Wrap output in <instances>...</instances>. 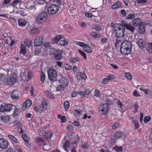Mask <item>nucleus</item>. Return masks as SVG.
Here are the masks:
<instances>
[{"instance_id": "nucleus-1", "label": "nucleus", "mask_w": 152, "mask_h": 152, "mask_svg": "<svg viewBox=\"0 0 152 152\" xmlns=\"http://www.w3.org/2000/svg\"><path fill=\"white\" fill-rule=\"evenodd\" d=\"M132 47V45L130 42L128 41H124L121 45V53L124 55L129 54L131 51Z\"/></svg>"}, {"instance_id": "nucleus-2", "label": "nucleus", "mask_w": 152, "mask_h": 152, "mask_svg": "<svg viewBox=\"0 0 152 152\" xmlns=\"http://www.w3.org/2000/svg\"><path fill=\"white\" fill-rule=\"evenodd\" d=\"M111 103L110 99H107L106 102L102 104H100L99 108L100 113L102 114L105 115L109 109L108 106Z\"/></svg>"}, {"instance_id": "nucleus-3", "label": "nucleus", "mask_w": 152, "mask_h": 152, "mask_svg": "<svg viewBox=\"0 0 152 152\" xmlns=\"http://www.w3.org/2000/svg\"><path fill=\"white\" fill-rule=\"evenodd\" d=\"M48 78L50 81L53 82L55 81H57L56 79L57 77V72L53 68H50L47 71Z\"/></svg>"}, {"instance_id": "nucleus-4", "label": "nucleus", "mask_w": 152, "mask_h": 152, "mask_svg": "<svg viewBox=\"0 0 152 152\" xmlns=\"http://www.w3.org/2000/svg\"><path fill=\"white\" fill-rule=\"evenodd\" d=\"M116 26L114 27V32H116L115 35L117 38L121 39L124 35L125 28L124 27H119L118 29L115 28Z\"/></svg>"}, {"instance_id": "nucleus-5", "label": "nucleus", "mask_w": 152, "mask_h": 152, "mask_svg": "<svg viewBox=\"0 0 152 152\" xmlns=\"http://www.w3.org/2000/svg\"><path fill=\"white\" fill-rule=\"evenodd\" d=\"M59 10L58 7L55 4L50 5L47 9L48 12L50 15H53L56 13Z\"/></svg>"}, {"instance_id": "nucleus-6", "label": "nucleus", "mask_w": 152, "mask_h": 152, "mask_svg": "<svg viewBox=\"0 0 152 152\" xmlns=\"http://www.w3.org/2000/svg\"><path fill=\"white\" fill-rule=\"evenodd\" d=\"M47 18V14L46 12H41L37 17L36 21L39 23H42Z\"/></svg>"}, {"instance_id": "nucleus-7", "label": "nucleus", "mask_w": 152, "mask_h": 152, "mask_svg": "<svg viewBox=\"0 0 152 152\" xmlns=\"http://www.w3.org/2000/svg\"><path fill=\"white\" fill-rule=\"evenodd\" d=\"M16 75L15 74H12L10 76V78L7 80V83L10 85H13L16 82Z\"/></svg>"}, {"instance_id": "nucleus-8", "label": "nucleus", "mask_w": 152, "mask_h": 152, "mask_svg": "<svg viewBox=\"0 0 152 152\" xmlns=\"http://www.w3.org/2000/svg\"><path fill=\"white\" fill-rule=\"evenodd\" d=\"M43 41V38L42 36H39L36 38L34 41V45L36 47L41 46Z\"/></svg>"}, {"instance_id": "nucleus-9", "label": "nucleus", "mask_w": 152, "mask_h": 152, "mask_svg": "<svg viewBox=\"0 0 152 152\" xmlns=\"http://www.w3.org/2000/svg\"><path fill=\"white\" fill-rule=\"evenodd\" d=\"M8 142L5 138L0 139V147L2 149H5L8 147L9 145Z\"/></svg>"}, {"instance_id": "nucleus-10", "label": "nucleus", "mask_w": 152, "mask_h": 152, "mask_svg": "<svg viewBox=\"0 0 152 152\" xmlns=\"http://www.w3.org/2000/svg\"><path fill=\"white\" fill-rule=\"evenodd\" d=\"M63 54L62 50H58L53 55L54 58L57 60H60L62 58L61 55Z\"/></svg>"}, {"instance_id": "nucleus-11", "label": "nucleus", "mask_w": 152, "mask_h": 152, "mask_svg": "<svg viewBox=\"0 0 152 152\" xmlns=\"http://www.w3.org/2000/svg\"><path fill=\"white\" fill-rule=\"evenodd\" d=\"M1 121L2 123V125H8L10 122V117L8 116L1 117Z\"/></svg>"}, {"instance_id": "nucleus-12", "label": "nucleus", "mask_w": 152, "mask_h": 152, "mask_svg": "<svg viewBox=\"0 0 152 152\" xmlns=\"http://www.w3.org/2000/svg\"><path fill=\"white\" fill-rule=\"evenodd\" d=\"M61 81L60 80H57V81L59 83L61 82L62 83L64 86H68L69 83L68 80L66 77H64L63 75H61Z\"/></svg>"}, {"instance_id": "nucleus-13", "label": "nucleus", "mask_w": 152, "mask_h": 152, "mask_svg": "<svg viewBox=\"0 0 152 152\" xmlns=\"http://www.w3.org/2000/svg\"><path fill=\"white\" fill-rule=\"evenodd\" d=\"M137 44L138 45L140 49H142L146 46V44L145 42H144L141 39H139L137 42Z\"/></svg>"}, {"instance_id": "nucleus-14", "label": "nucleus", "mask_w": 152, "mask_h": 152, "mask_svg": "<svg viewBox=\"0 0 152 152\" xmlns=\"http://www.w3.org/2000/svg\"><path fill=\"white\" fill-rule=\"evenodd\" d=\"M139 31L141 34H143L145 31V26L143 22H141L139 26Z\"/></svg>"}, {"instance_id": "nucleus-15", "label": "nucleus", "mask_w": 152, "mask_h": 152, "mask_svg": "<svg viewBox=\"0 0 152 152\" xmlns=\"http://www.w3.org/2000/svg\"><path fill=\"white\" fill-rule=\"evenodd\" d=\"M19 92L17 90H14L11 93V97L14 100H16L19 97Z\"/></svg>"}, {"instance_id": "nucleus-16", "label": "nucleus", "mask_w": 152, "mask_h": 152, "mask_svg": "<svg viewBox=\"0 0 152 152\" xmlns=\"http://www.w3.org/2000/svg\"><path fill=\"white\" fill-rule=\"evenodd\" d=\"M15 108V106L10 104H8L5 105L4 106V110H5V111H9L14 110Z\"/></svg>"}, {"instance_id": "nucleus-17", "label": "nucleus", "mask_w": 152, "mask_h": 152, "mask_svg": "<svg viewBox=\"0 0 152 152\" xmlns=\"http://www.w3.org/2000/svg\"><path fill=\"white\" fill-rule=\"evenodd\" d=\"M123 136V133L121 132H116L113 135L114 139L116 140L120 139L121 137Z\"/></svg>"}, {"instance_id": "nucleus-18", "label": "nucleus", "mask_w": 152, "mask_h": 152, "mask_svg": "<svg viewBox=\"0 0 152 152\" xmlns=\"http://www.w3.org/2000/svg\"><path fill=\"white\" fill-rule=\"evenodd\" d=\"M18 25L22 27L24 26L27 23L26 20L23 18L18 19Z\"/></svg>"}, {"instance_id": "nucleus-19", "label": "nucleus", "mask_w": 152, "mask_h": 152, "mask_svg": "<svg viewBox=\"0 0 152 152\" xmlns=\"http://www.w3.org/2000/svg\"><path fill=\"white\" fill-rule=\"evenodd\" d=\"M129 30L131 33H133L134 32L135 30V28L132 26L131 24H127V26H126L125 28Z\"/></svg>"}, {"instance_id": "nucleus-20", "label": "nucleus", "mask_w": 152, "mask_h": 152, "mask_svg": "<svg viewBox=\"0 0 152 152\" xmlns=\"http://www.w3.org/2000/svg\"><path fill=\"white\" fill-rule=\"evenodd\" d=\"M14 113H13V115L15 119H17V116L20 113V110L15 107V108H14Z\"/></svg>"}, {"instance_id": "nucleus-21", "label": "nucleus", "mask_w": 152, "mask_h": 152, "mask_svg": "<svg viewBox=\"0 0 152 152\" xmlns=\"http://www.w3.org/2000/svg\"><path fill=\"white\" fill-rule=\"evenodd\" d=\"M122 6L121 2L118 1H117L115 4H113L111 7L112 9H115L121 7Z\"/></svg>"}, {"instance_id": "nucleus-22", "label": "nucleus", "mask_w": 152, "mask_h": 152, "mask_svg": "<svg viewBox=\"0 0 152 152\" xmlns=\"http://www.w3.org/2000/svg\"><path fill=\"white\" fill-rule=\"evenodd\" d=\"M140 19L139 18H136L132 20V23L134 26H138L140 23Z\"/></svg>"}, {"instance_id": "nucleus-23", "label": "nucleus", "mask_w": 152, "mask_h": 152, "mask_svg": "<svg viewBox=\"0 0 152 152\" xmlns=\"http://www.w3.org/2000/svg\"><path fill=\"white\" fill-rule=\"evenodd\" d=\"M64 86L62 84H60L57 87L56 90L60 91L61 93H64Z\"/></svg>"}, {"instance_id": "nucleus-24", "label": "nucleus", "mask_w": 152, "mask_h": 152, "mask_svg": "<svg viewBox=\"0 0 152 152\" xmlns=\"http://www.w3.org/2000/svg\"><path fill=\"white\" fill-rule=\"evenodd\" d=\"M83 50L88 53H91L92 52V50L91 48L86 44L85 45Z\"/></svg>"}, {"instance_id": "nucleus-25", "label": "nucleus", "mask_w": 152, "mask_h": 152, "mask_svg": "<svg viewBox=\"0 0 152 152\" xmlns=\"http://www.w3.org/2000/svg\"><path fill=\"white\" fill-rule=\"evenodd\" d=\"M38 29L37 28H34L30 30V33L31 35L36 34L38 32Z\"/></svg>"}, {"instance_id": "nucleus-26", "label": "nucleus", "mask_w": 152, "mask_h": 152, "mask_svg": "<svg viewBox=\"0 0 152 152\" xmlns=\"http://www.w3.org/2000/svg\"><path fill=\"white\" fill-rule=\"evenodd\" d=\"M46 96L50 99H55V97L54 96L53 94L49 91H47L46 92Z\"/></svg>"}, {"instance_id": "nucleus-27", "label": "nucleus", "mask_w": 152, "mask_h": 152, "mask_svg": "<svg viewBox=\"0 0 152 152\" xmlns=\"http://www.w3.org/2000/svg\"><path fill=\"white\" fill-rule=\"evenodd\" d=\"M7 137L10 140H12L13 142H18L17 139L14 136L8 134Z\"/></svg>"}, {"instance_id": "nucleus-28", "label": "nucleus", "mask_w": 152, "mask_h": 152, "mask_svg": "<svg viewBox=\"0 0 152 152\" xmlns=\"http://www.w3.org/2000/svg\"><path fill=\"white\" fill-rule=\"evenodd\" d=\"M132 123L134 124L135 129H138L139 127L138 121L137 120H134L132 121Z\"/></svg>"}, {"instance_id": "nucleus-29", "label": "nucleus", "mask_w": 152, "mask_h": 152, "mask_svg": "<svg viewBox=\"0 0 152 152\" xmlns=\"http://www.w3.org/2000/svg\"><path fill=\"white\" fill-rule=\"evenodd\" d=\"M62 37V36L60 35H58L53 39V41L54 42L57 43L60 40L61 38Z\"/></svg>"}, {"instance_id": "nucleus-30", "label": "nucleus", "mask_w": 152, "mask_h": 152, "mask_svg": "<svg viewBox=\"0 0 152 152\" xmlns=\"http://www.w3.org/2000/svg\"><path fill=\"white\" fill-rule=\"evenodd\" d=\"M7 79L4 76V74H0V81L4 82H7Z\"/></svg>"}, {"instance_id": "nucleus-31", "label": "nucleus", "mask_w": 152, "mask_h": 152, "mask_svg": "<svg viewBox=\"0 0 152 152\" xmlns=\"http://www.w3.org/2000/svg\"><path fill=\"white\" fill-rule=\"evenodd\" d=\"M126 19L128 20H132L135 18V16L133 14L128 15V16L126 17Z\"/></svg>"}, {"instance_id": "nucleus-32", "label": "nucleus", "mask_w": 152, "mask_h": 152, "mask_svg": "<svg viewBox=\"0 0 152 152\" xmlns=\"http://www.w3.org/2000/svg\"><path fill=\"white\" fill-rule=\"evenodd\" d=\"M92 28L93 29H94L96 31H99L102 29V28L100 26L97 25L92 26Z\"/></svg>"}, {"instance_id": "nucleus-33", "label": "nucleus", "mask_w": 152, "mask_h": 152, "mask_svg": "<svg viewBox=\"0 0 152 152\" xmlns=\"http://www.w3.org/2000/svg\"><path fill=\"white\" fill-rule=\"evenodd\" d=\"M64 104L65 110H66L69 107V102L68 101H66L64 102Z\"/></svg>"}, {"instance_id": "nucleus-34", "label": "nucleus", "mask_w": 152, "mask_h": 152, "mask_svg": "<svg viewBox=\"0 0 152 152\" xmlns=\"http://www.w3.org/2000/svg\"><path fill=\"white\" fill-rule=\"evenodd\" d=\"M32 43V41L31 40H27L25 41L24 44L26 47H30Z\"/></svg>"}, {"instance_id": "nucleus-35", "label": "nucleus", "mask_w": 152, "mask_h": 152, "mask_svg": "<svg viewBox=\"0 0 152 152\" xmlns=\"http://www.w3.org/2000/svg\"><path fill=\"white\" fill-rule=\"evenodd\" d=\"M52 135L51 133L50 132H46L45 134V137L46 139L50 138Z\"/></svg>"}, {"instance_id": "nucleus-36", "label": "nucleus", "mask_w": 152, "mask_h": 152, "mask_svg": "<svg viewBox=\"0 0 152 152\" xmlns=\"http://www.w3.org/2000/svg\"><path fill=\"white\" fill-rule=\"evenodd\" d=\"M41 52V51L40 50L37 48H36L34 51V55L37 56L39 55Z\"/></svg>"}, {"instance_id": "nucleus-37", "label": "nucleus", "mask_w": 152, "mask_h": 152, "mask_svg": "<svg viewBox=\"0 0 152 152\" xmlns=\"http://www.w3.org/2000/svg\"><path fill=\"white\" fill-rule=\"evenodd\" d=\"M59 118H60L62 122L64 123L66 121V117L65 116H63L61 115H59L58 116Z\"/></svg>"}, {"instance_id": "nucleus-38", "label": "nucleus", "mask_w": 152, "mask_h": 152, "mask_svg": "<svg viewBox=\"0 0 152 152\" xmlns=\"http://www.w3.org/2000/svg\"><path fill=\"white\" fill-rule=\"evenodd\" d=\"M127 24H128V23H127L124 21L122 20L121 21V24L120 25L119 24V26L122 28L124 27L125 28L126 26H127Z\"/></svg>"}, {"instance_id": "nucleus-39", "label": "nucleus", "mask_w": 152, "mask_h": 152, "mask_svg": "<svg viewBox=\"0 0 152 152\" xmlns=\"http://www.w3.org/2000/svg\"><path fill=\"white\" fill-rule=\"evenodd\" d=\"M45 78V75L44 73L42 72L41 73V81L42 83L44 82Z\"/></svg>"}, {"instance_id": "nucleus-40", "label": "nucleus", "mask_w": 152, "mask_h": 152, "mask_svg": "<svg viewBox=\"0 0 152 152\" xmlns=\"http://www.w3.org/2000/svg\"><path fill=\"white\" fill-rule=\"evenodd\" d=\"M139 88L140 90L144 92L145 94H149V93H150V92L148 91V89H145L143 88L142 87H140Z\"/></svg>"}, {"instance_id": "nucleus-41", "label": "nucleus", "mask_w": 152, "mask_h": 152, "mask_svg": "<svg viewBox=\"0 0 152 152\" xmlns=\"http://www.w3.org/2000/svg\"><path fill=\"white\" fill-rule=\"evenodd\" d=\"M22 138L27 143H28V137L27 136V135L26 134H23L22 136Z\"/></svg>"}, {"instance_id": "nucleus-42", "label": "nucleus", "mask_w": 152, "mask_h": 152, "mask_svg": "<svg viewBox=\"0 0 152 152\" xmlns=\"http://www.w3.org/2000/svg\"><path fill=\"white\" fill-rule=\"evenodd\" d=\"M79 58L77 57L70 58V61L72 62L76 63L79 61Z\"/></svg>"}, {"instance_id": "nucleus-43", "label": "nucleus", "mask_w": 152, "mask_h": 152, "mask_svg": "<svg viewBox=\"0 0 152 152\" xmlns=\"http://www.w3.org/2000/svg\"><path fill=\"white\" fill-rule=\"evenodd\" d=\"M78 74H79L80 76L81 77V78L85 80L87 78V76L84 73H83L81 72H79L77 73Z\"/></svg>"}, {"instance_id": "nucleus-44", "label": "nucleus", "mask_w": 152, "mask_h": 152, "mask_svg": "<svg viewBox=\"0 0 152 152\" xmlns=\"http://www.w3.org/2000/svg\"><path fill=\"white\" fill-rule=\"evenodd\" d=\"M125 77L127 79L129 80H131L132 79L131 74L129 73H127L125 74Z\"/></svg>"}, {"instance_id": "nucleus-45", "label": "nucleus", "mask_w": 152, "mask_h": 152, "mask_svg": "<svg viewBox=\"0 0 152 152\" xmlns=\"http://www.w3.org/2000/svg\"><path fill=\"white\" fill-rule=\"evenodd\" d=\"M43 46L46 48L49 49L51 45L49 42L44 43Z\"/></svg>"}, {"instance_id": "nucleus-46", "label": "nucleus", "mask_w": 152, "mask_h": 152, "mask_svg": "<svg viewBox=\"0 0 152 152\" xmlns=\"http://www.w3.org/2000/svg\"><path fill=\"white\" fill-rule=\"evenodd\" d=\"M64 67L66 69L68 70H70L72 69L71 66L67 64H66Z\"/></svg>"}, {"instance_id": "nucleus-47", "label": "nucleus", "mask_w": 152, "mask_h": 152, "mask_svg": "<svg viewBox=\"0 0 152 152\" xmlns=\"http://www.w3.org/2000/svg\"><path fill=\"white\" fill-rule=\"evenodd\" d=\"M50 52L51 53V55H54L55 54V53L58 50L56 49H54L52 48H50Z\"/></svg>"}, {"instance_id": "nucleus-48", "label": "nucleus", "mask_w": 152, "mask_h": 152, "mask_svg": "<svg viewBox=\"0 0 152 152\" xmlns=\"http://www.w3.org/2000/svg\"><path fill=\"white\" fill-rule=\"evenodd\" d=\"M151 119V118L149 116H146L144 118V121L145 123H147Z\"/></svg>"}, {"instance_id": "nucleus-49", "label": "nucleus", "mask_w": 152, "mask_h": 152, "mask_svg": "<svg viewBox=\"0 0 152 152\" xmlns=\"http://www.w3.org/2000/svg\"><path fill=\"white\" fill-rule=\"evenodd\" d=\"M78 51L80 54L86 60L87 58L86 57V55L85 53L83 51H80V50H79Z\"/></svg>"}, {"instance_id": "nucleus-50", "label": "nucleus", "mask_w": 152, "mask_h": 152, "mask_svg": "<svg viewBox=\"0 0 152 152\" xmlns=\"http://www.w3.org/2000/svg\"><path fill=\"white\" fill-rule=\"evenodd\" d=\"M27 107H28V105H27L26 102H25L23 104L22 109L23 110H25Z\"/></svg>"}, {"instance_id": "nucleus-51", "label": "nucleus", "mask_w": 152, "mask_h": 152, "mask_svg": "<svg viewBox=\"0 0 152 152\" xmlns=\"http://www.w3.org/2000/svg\"><path fill=\"white\" fill-rule=\"evenodd\" d=\"M25 102L27 104V105H28V107H30L32 104V102L31 100L30 99H28Z\"/></svg>"}, {"instance_id": "nucleus-52", "label": "nucleus", "mask_w": 152, "mask_h": 152, "mask_svg": "<svg viewBox=\"0 0 152 152\" xmlns=\"http://www.w3.org/2000/svg\"><path fill=\"white\" fill-rule=\"evenodd\" d=\"M67 43L68 42H67L66 40H63L60 41V44L61 45L63 46L66 45Z\"/></svg>"}, {"instance_id": "nucleus-53", "label": "nucleus", "mask_w": 152, "mask_h": 152, "mask_svg": "<svg viewBox=\"0 0 152 152\" xmlns=\"http://www.w3.org/2000/svg\"><path fill=\"white\" fill-rule=\"evenodd\" d=\"M76 43L77 45L81 47L82 48H84L85 46V45L86 44H85L83 42H77Z\"/></svg>"}, {"instance_id": "nucleus-54", "label": "nucleus", "mask_w": 152, "mask_h": 152, "mask_svg": "<svg viewBox=\"0 0 152 152\" xmlns=\"http://www.w3.org/2000/svg\"><path fill=\"white\" fill-rule=\"evenodd\" d=\"M90 35L93 37H98V34H97V33L95 32H91L90 33Z\"/></svg>"}, {"instance_id": "nucleus-55", "label": "nucleus", "mask_w": 152, "mask_h": 152, "mask_svg": "<svg viewBox=\"0 0 152 152\" xmlns=\"http://www.w3.org/2000/svg\"><path fill=\"white\" fill-rule=\"evenodd\" d=\"M20 2L19 0H16L13 2L12 3V5L13 6H15L18 3H19Z\"/></svg>"}, {"instance_id": "nucleus-56", "label": "nucleus", "mask_w": 152, "mask_h": 152, "mask_svg": "<svg viewBox=\"0 0 152 152\" xmlns=\"http://www.w3.org/2000/svg\"><path fill=\"white\" fill-rule=\"evenodd\" d=\"M134 109L133 110L134 113H136L137 112V110L138 109V105L137 104H134Z\"/></svg>"}, {"instance_id": "nucleus-57", "label": "nucleus", "mask_w": 152, "mask_h": 152, "mask_svg": "<svg viewBox=\"0 0 152 152\" xmlns=\"http://www.w3.org/2000/svg\"><path fill=\"white\" fill-rule=\"evenodd\" d=\"M15 125L16 126V127H18L20 126L21 123L18 121L16 120L14 122Z\"/></svg>"}, {"instance_id": "nucleus-58", "label": "nucleus", "mask_w": 152, "mask_h": 152, "mask_svg": "<svg viewBox=\"0 0 152 152\" xmlns=\"http://www.w3.org/2000/svg\"><path fill=\"white\" fill-rule=\"evenodd\" d=\"M26 48H21V50L20 51V53L21 54H22V55H25L26 54Z\"/></svg>"}, {"instance_id": "nucleus-59", "label": "nucleus", "mask_w": 152, "mask_h": 152, "mask_svg": "<svg viewBox=\"0 0 152 152\" xmlns=\"http://www.w3.org/2000/svg\"><path fill=\"white\" fill-rule=\"evenodd\" d=\"M34 110L36 112H39L40 113L39 105L35 107L34 108Z\"/></svg>"}, {"instance_id": "nucleus-60", "label": "nucleus", "mask_w": 152, "mask_h": 152, "mask_svg": "<svg viewBox=\"0 0 152 152\" xmlns=\"http://www.w3.org/2000/svg\"><path fill=\"white\" fill-rule=\"evenodd\" d=\"M114 149H115L117 151H122V148L121 147H118V146H115L114 147Z\"/></svg>"}, {"instance_id": "nucleus-61", "label": "nucleus", "mask_w": 152, "mask_h": 152, "mask_svg": "<svg viewBox=\"0 0 152 152\" xmlns=\"http://www.w3.org/2000/svg\"><path fill=\"white\" fill-rule=\"evenodd\" d=\"M102 80V83L104 84H106L109 82V80L107 78H104Z\"/></svg>"}, {"instance_id": "nucleus-62", "label": "nucleus", "mask_w": 152, "mask_h": 152, "mask_svg": "<svg viewBox=\"0 0 152 152\" xmlns=\"http://www.w3.org/2000/svg\"><path fill=\"white\" fill-rule=\"evenodd\" d=\"M15 148L16 150L18 151L19 152H22V150L20 148L18 145L15 146Z\"/></svg>"}, {"instance_id": "nucleus-63", "label": "nucleus", "mask_w": 152, "mask_h": 152, "mask_svg": "<svg viewBox=\"0 0 152 152\" xmlns=\"http://www.w3.org/2000/svg\"><path fill=\"white\" fill-rule=\"evenodd\" d=\"M82 148L83 149H88L89 148V146L87 144L83 145L82 146Z\"/></svg>"}, {"instance_id": "nucleus-64", "label": "nucleus", "mask_w": 152, "mask_h": 152, "mask_svg": "<svg viewBox=\"0 0 152 152\" xmlns=\"http://www.w3.org/2000/svg\"><path fill=\"white\" fill-rule=\"evenodd\" d=\"M100 93L99 91L98 90H96L95 91V93L94 94V95L95 96H96L97 97H99L100 96Z\"/></svg>"}]
</instances>
